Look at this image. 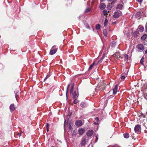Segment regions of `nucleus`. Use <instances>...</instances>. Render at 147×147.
I'll return each instance as SVG.
<instances>
[{"label": "nucleus", "mask_w": 147, "mask_h": 147, "mask_svg": "<svg viewBox=\"0 0 147 147\" xmlns=\"http://www.w3.org/2000/svg\"><path fill=\"white\" fill-rule=\"evenodd\" d=\"M58 47L57 46L54 45L51 48L50 51V54L53 55L55 54L57 51Z\"/></svg>", "instance_id": "nucleus-1"}, {"label": "nucleus", "mask_w": 147, "mask_h": 147, "mask_svg": "<svg viewBox=\"0 0 147 147\" xmlns=\"http://www.w3.org/2000/svg\"><path fill=\"white\" fill-rule=\"evenodd\" d=\"M122 14V12L120 11H117L115 12L114 13L113 17L114 18H117L119 17Z\"/></svg>", "instance_id": "nucleus-2"}, {"label": "nucleus", "mask_w": 147, "mask_h": 147, "mask_svg": "<svg viewBox=\"0 0 147 147\" xmlns=\"http://www.w3.org/2000/svg\"><path fill=\"white\" fill-rule=\"evenodd\" d=\"M105 88V86L104 85L101 84H98L96 88V90H102Z\"/></svg>", "instance_id": "nucleus-3"}, {"label": "nucleus", "mask_w": 147, "mask_h": 147, "mask_svg": "<svg viewBox=\"0 0 147 147\" xmlns=\"http://www.w3.org/2000/svg\"><path fill=\"white\" fill-rule=\"evenodd\" d=\"M84 123V121L80 120H77L75 122V125L78 127H80Z\"/></svg>", "instance_id": "nucleus-4"}, {"label": "nucleus", "mask_w": 147, "mask_h": 147, "mask_svg": "<svg viewBox=\"0 0 147 147\" xmlns=\"http://www.w3.org/2000/svg\"><path fill=\"white\" fill-rule=\"evenodd\" d=\"M141 130L140 126L139 125H136L134 128L135 132L138 134H140Z\"/></svg>", "instance_id": "nucleus-5"}, {"label": "nucleus", "mask_w": 147, "mask_h": 147, "mask_svg": "<svg viewBox=\"0 0 147 147\" xmlns=\"http://www.w3.org/2000/svg\"><path fill=\"white\" fill-rule=\"evenodd\" d=\"M86 138L84 137L82 138L81 142L80 143V144L82 146H85L86 144Z\"/></svg>", "instance_id": "nucleus-6"}, {"label": "nucleus", "mask_w": 147, "mask_h": 147, "mask_svg": "<svg viewBox=\"0 0 147 147\" xmlns=\"http://www.w3.org/2000/svg\"><path fill=\"white\" fill-rule=\"evenodd\" d=\"M73 95V99L77 98L78 97V94H77V92L76 91H74L73 93H72Z\"/></svg>", "instance_id": "nucleus-7"}, {"label": "nucleus", "mask_w": 147, "mask_h": 147, "mask_svg": "<svg viewBox=\"0 0 147 147\" xmlns=\"http://www.w3.org/2000/svg\"><path fill=\"white\" fill-rule=\"evenodd\" d=\"M80 105L81 108H84L87 106V104L86 102H83L81 103Z\"/></svg>", "instance_id": "nucleus-8"}, {"label": "nucleus", "mask_w": 147, "mask_h": 147, "mask_svg": "<svg viewBox=\"0 0 147 147\" xmlns=\"http://www.w3.org/2000/svg\"><path fill=\"white\" fill-rule=\"evenodd\" d=\"M93 133L92 130H89L86 133V135L88 137H90L92 136Z\"/></svg>", "instance_id": "nucleus-9"}, {"label": "nucleus", "mask_w": 147, "mask_h": 147, "mask_svg": "<svg viewBox=\"0 0 147 147\" xmlns=\"http://www.w3.org/2000/svg\"><path fill=\"white\" fill-rule=\"evenodd\" d=\"M118 87V85L117 84L115 85V87L113 89V94L115 95L117 93Z\"/></svg>", "instance_id": "nucleus-10"}, {"label": "nucleus", "mask_w": 147, "mask_h": 147, "mask_svg": "<svg viewBox=\"0 0 147 147\" xmlns=\"http://www.w3.org/2000/svg\"><path fill=\"white\" fill-rule=\"evenodd\" d=\"M123 5L120 4H119L116 7V9L121 10L123 9Z\"/></svg>", "instance_id": "nucleus-11"}, {"label": "nucleus", "mask_w": 147, "mask_h": 147, "mask_svg": "<svg viewBox=\"0 0 147 147\" xmlns=\"http://www.w3.org/2000/svg\"><path fill=\"white\" fill-rule=\"evenodd\" d=\"M14 92L15 98L17 101H18L17 97L19 96V94H20V93L19 91L17 90H15Z\"/></svg>", "instance_id": "nucleus-12"}, {"label": "nucleus", "mask_w": 147, "mask_h": 147, "mask_svg": "<svg viewBox=\"0 0 147 147\" xmlns=\"http://www.w3.org/2000/svg\"><path fill=\"white\" fill-rule=\"evenodd\" d=\"M85 130L84 128L79 129L78 130L79 134L80 135H82L85 132Z\"/></svg>", "instance_id": "nucleus-13"}, {"label": "nucleus", "mask_w": 147, "mask_h": 147, "mask_svg": "<svg viewBox=\"0 0 147 147\" xmlns=\"http://www.w3.org/2000/svg\"><path fill=\"white\" fill-rule=\"evenodd\" d=\"M106 6V5L105 3H102L100 4L99 7L100 9L103 10L105 8Z\"/></svg>", "instance_id": "nucleus-14"}, {"label": "nucleus", "mask_w": 147, "mask_h": 147, "mask_svg": "<svg viewBox=\"0 0 147 147\" xmlns=\"http://www.w3.org/2000/svg\"><path fill=\"white\" fill-rule=\"evenodd\" d=\"M137 48L140 50L142 51L144 49L143 45L142 44H139L137 45Z\"/></svg>", "instance_id": "nucleus-15"}, {"label": "nucleus", "mask_w": 147, "mask_h": 147, "mask_svg": "<svg viewBox=\"0 0 147 147\" xmlns=\"http://www.w3.org/2000/svg\"><path fill=\"white\" fill-rule=\"evenodd\" d=\"M9 109L10 111L11 112L15 110V108L13 104H11L10 105L9 107Z\"/></svg>", "instance_id": "nucleus-16"}, {"label": "nucleus", "mask_w": 147, "mask_h": 147, "mask_svg": "<svg viewBox=\"0 0 147 147\" xmlns=\"http://www.w3.org/2000/svg\"><path fill=\"white\" fill-rule=\"evenodd\" d=\"M144 30V27L141 26L140 25L138 28V31L140 32H143Z\"/></svg>", "instance_id": "nucleus-17"}, {"label": "nucleus", "mask_w": 147, "mask_h": 147, "mask_svg": "<svg viewBox=\"0 0 147 147\" xmlns=\"http://www.w3.org/2000/svg\"><path fill=\"white\" fill-rule=\"evenodd\" d=\"M141 13L140 12H137L136 14L135 17L138 19H140L141 18Z\"/></svg>", "instance_id": "nucleus-18"}, {"label": "nucleus", "mask_w": 147, "mask_h": 147, "mask_svg": "<svg viewBox=\"0 0 147 147\" xmlns=\"http://www.w3.org/2000/svg\"><path fill=\"white\" fill-rule=\"evenodd\" d=\"M114 56L116 57L117 58H119L121 57L120 53L119 52L116 53L114 55Z\"/></svg>", "instance_id": "nucleus-19"}, {"label": "nucleus", "mask_w": 147, "mask_h": 147, "mask_svg": "<svg viewBox=\"0 0 147 147\" xmlns=\"http://www.w3.org/2000/svg\"><path fill=\"white\" fill-rule=\"evenodd\" d=\"M123 136L124 138H128L129 137V135L128 133H125L123 134Z\"/></svg>", "instance_id": "nucleus-20"}, {"label": "nucleus", "mask_w": 147, "mask_h": 147, "mask_svg": "<svg viewBox=\"0 0 147 147\" xmlns=\"http://www.w3.org/2000/svg\"><path fill=\"white\" fill-rule=\"evenodd\" d=\"M91 10V9L89 7H88L84 11L85 13H87L90 11Z\"/></svg>", "instance_id": "nucleus-21"}, {"label": "nucleus", "mask_w": 147, "mask_h": 147, "mask_svg": "<svg viewBox=\"0 0 147 147\" xmlns=\"http://www.w3.org/2000/svg\"><path fill=\"white\" fill-rule=\"evenodd\" d=\"M139 33L137 31H136L134 32L133 34L134 36H138Z\"/></svg>", "instance_id": "nucleus-22"}, {"label": "nucleus", "mask_w": 147, "mask_h": 147, "mask_svg": "<svg viewBox=\"0 0 147 147\" xmlns=\"http://www.w3.org/2000/svg\"><path fill=\"white\" fill-rule=\"evenodd\" d=\"M103 34L105 36H107V30L106 29H104L103 31Z\"/></svg>", "instance_id": "nucleus-23"}, {"label": "nucleus", "mask_w": 147, "mask_h": 147, "mask_svg": "<svg viewBox=\"0 0 147 147\" xmlns=\"http://www.w3.org/2000/svg\"><path fill=\"white\" fill-rule=\"evenodd\" d=\"M116 45V42L115 41H113L111 43V47H114Z\"/></svg>", "instance_id": "nucleus-24"}, {"label": "nucleus", "mask_w": 147, "mask_h": 147, "mask_svg": "<svg viewBox=\"0 0 147 147\" xmlns=\"http://www.w3.org/2000/svg\"><path fill=\"white\" fill-rule=\"evenodd\" d=\"M112 6L109 4L108 5L107 7V9L109 10H110L112 8Z\"/></svg>", "instance_id": "nucleus-25"}, {"label": "nucleus", "mask_w": 147, "mask_h": 147, "mask_svg": "<svg viewBox=\"0 0 147 147\" xmlns=\"http://www.w3.org/2000/svg\"><path fill=\"white\" fill-rule=\"evenodd\" d=\"M146 37V34H144L141 37V39L142 40H144Z\"/></svg>", "instance_id": "nucleus-26"}, {"label": "nucleus", "mask_w": 147, "mask_h": 147, "mask_svg": "<svg viewBox=\"0 0 147 147\" xmlns=\"http://www.w3.org/2000/svg\"><path fill=\"white\" fill-rule=\"evenodd\" d=\"M123 57L125 58V60H127L128 58V56L126 54H124L123 55Z\"/></svg>", "instance_id": "nucleus-27"}, {"label": "nucleus", "mask_w": 147, "mask_h": 147, "mask_svg": "<svg viewBox=\"0 0 147 147\" xmlns=\"http://www.w3.org/2000/svg\"><path fill=\"white\" fill-rule=\"evenodd\" d=\"M100 28V26L99 24H96V30H99Z\"/></svg>", "instance_id": "nucleus-28"}, {"label": "nucleus", "mask_w": 147, "mask_h": 147, "mask_svg": "<svg viewBox=\"0 0 147 147\" xmlns=\"http://www.w3.org/2000/svg\"><path fill=\"white\" fill-rule=\"evenodd\" d=\"M95 64V62H94L89 67V70H91L93 68V66Z\"/></svg>", "instance_id": "nucleus-29"}, {"label": "nucleus", "mask_w": 147, "mask_h": 147, "mask_svg": "<svg viewBox=\"0 0 147 147\" xmlns=\"http://www.w3.org/2000/svg\"><path fill=\"white\" fill-rule=\"evenodd\" d=\"M77 99V98L74 99L75 100H74V102H73V103L74 104H77L79 102V101Z\"/></svg>", "instance_id": "nucleus-30"}, {"label": "nucleus", "mask_w": 147, "mask_h": 147, "mask_svg": "<svg viewBox=\"0 0 147 147\" xmlns=\"http://www.w3.org/2000/svg\"><path fill=\"white\" fill-rule=\"evenodd\" d=\"M103 13H104V16H106V15H107L108 14L107 13V11L106 10V9H104L103 10Z\"/></svg>", "instance_id": "nucleus-31"}, {"label": "nucleus", "mask_w": 147, "mask_h": 147, "mask_svg": "<svg viewBox=\"0 0 147 147\" xmlns=\"http://www.w3.org/2000/svg\"><path fill=\"white\" fill-rule=\"evenodd\" d=\"M144 62V58L143 57H142V59H141L140 61V63H141L143 65L144 64L143 63Z\"/></svg>", "instance_id": "nucleus-32"}, {"label": "nucleus", "mask_w": 147, "mask_h": 147, "mask_svg": "<svg viewBox=\"0 0 147 147\" xmlns=\"http://www.w3.org/2000/svg\"><path fill=\"white\" fill-rule=\"evenodd\" d=\"M50 74H48L47 75L45 78L44 79V81H45V80H46L48 78H49L50 76Z\"/></svg>", "instance_id": "nucleus-33"}, {"label": "nucleus", "mask_w": 147, "mask_h": 147, "mask_svg": "<svg viewBox=\"0 0 147 147\" xmlns=\"http://www.w3.org/2000/svg\"><path fill=\"white\" fill-rule=\"evenodd\" d=\"M125 78V76L123 75V74H121V76L120 78L121 80H124Z\"/></svg>", "instance_id": "nucleus-34"}, {"label": "nucleus", "mask_w": 147, "mask_h": 147, "mask_svg": "<svg viewBox=\"0 0 147 147\" xmlns=\"http://www.w3.org/2000/svg\"><path fill=\"white\" fill-rule=\"evenodd\" d=\"M107 22H108V20L107 19H105V20L104 24L105 26H106V24Z\"/></svg>", "instance_id": "nucleus-35"}, {"label": "nucleus", "mask_w": 147, "mask_h": 147, "mask_svg": "<svg viewBox=\"0 0 147 147\" xmlns=\"http://www.w3.org/2000/svg\"><path fill=\"white\" fill-rule=\"evenodd\" d=\"M69 86V85H68V86L67 87V91H66V97H67V93L68 89V88Z\"/></svg>", "instance_id": "nucleus-36"}, {"label": "nucleus", "mask_w": 147, "mask_h": 147, "mask_svg": "<svg viewBox=\"0 0 147 147\" xmlns=\"http://www.w3.org/2000/svg\"><path fill=\"white\" fill-rule=\"evenodd\" d=\"M137 1L139 2V3H142L143 0H136Z\"/></svg>", "instance_id": "nucleus-37"}, {"label": "nucleus", "mask_w": 147, "mask_h": 147, "mask_svg": "<svg viewBox=\"0 0 147 147\" xmlns=\"http://www.w3.org/2000/svg\"><path fill=\"white\" fill-rule=\"evenodd\" d=\"M86 27L87 28H88V29H90V27L89 26V25L88 24L86 25Z\"/></svg>", "instance_id": "nucleus-38"}, {"label": "nucleus", "mask_w": 147, "mask_h": 147, "mask_svg": "<svg viewBox=\"0 0 147 147\" xmlns=\"http://www.w3.org/2000/svg\"><path fill=\"white\" fill-rule=\"evenodd\" d=\"M145 30H146V31L147 32V23L146 24Z\"/></svg>", "instance_id": "nucleus-39"}, {"label": "nucleus", "mask_w": 147, "mask_h": 147, "mask_svg": "<svg viewBox=\"0 0 147 147\" xmlns=\"http://www.w3.org/2000/svg\"><path fill=\"white\" fill-rule=\"evenodd\" d=\"M69 128L70 130H71L72 129V127L71 126V125H69Z\"/></svg>", "instance_id": "nucleus-40"}, {"label": "nucleus", "mask_w": 147, "mask_h": 147, "mask_svg": "<svg viewBox=\"0 0 147 147\" xmlns=\"http://www.w3.org/2000/svg\"><path fill=\"white\" fill-rule=\"evenodd\" d=\"M74 88H71V89H70V93L71 94V93H73V89H74Z\"/></svg>", "instance_id": "nucleus-41"}, {"label": "nucleus", "mask_w": 147, "mask_h": 147, "mask_svg": "<svg viewBox=\"0 0 147 147\" xmlns=\"http://www.w3.org/2000/svg\"><path fill=\"white\" fill-rule=\"evenodd\" d=\"M95 119L97 121H99V118H98V117H96Z\"/></svg>", "instance_id": "nucleus-42"}, {"label": "nucleus", "mask_w": 147, "mask_h": 147, "mask_svg": "<svg viewBox=\"0 0 147 147\" xmlns=\"http://www.w3.org/2000/svg\"><path fill=\"white\" fill-rule=\"evenodd\" d=\"M46 127L47 128H49V125L48 123H47L46 125Z\"/></svg>", "instance_id": "nucleus-43"}, {"label": "nucleus", "mask_w": 147, "mask_h": 147, "mask_svg": "<svg viewBox=\"0 0 147 147\" xmlns=\"http://www.w3.org/2000/svg\"><path fill=\"white\" fill-rule=\"evenodd\" d=\"M116 2L115 0V1H112V2L111 3V4H114Z\"/></svg>", "instance_id": "nucleus-44"}, {"label": "nucleus", "mask_w": 147, "mask_h": 147, "mask_svg": "<svg viewBox=\"0 0 147 147\" xmlns=\"http://www.w3.org/2000/svg\"><path fill=\"white\" fill-rule=\"evenodd\" d=\"M49 128H47V131L48 132L49 130Z\"/></svg>", "instance_id": "nucleus-45"}, {"label": "nucleus", "mask_w": 147, "mask_h": 147, "mask_svg": "<svg viewBox=\"0 0 147 147\" xmlns=\"http://www.w3.org/2000/svg\"><path fill=\"white\" fill-rule=\"evenodd\" d=\"M74 84H73V85H72L71 86V88H74Z\"/></svg>", "instance_id": "nucleus-46"}, {"label": "nucleus", "mask_w": 147, "mask_h": 147, "mask_svg": "<svg viewBox=\"0 0 147 147\" xmlns=\"http://www.w3.org/2000/svg\"><path fill=\"white\" fill-rule=\"evenodd\" d=\"M22 131L21 133H20L19 134V135L20 136L21 135V134H22Z\"/></svg>", "instance_id": "nucleus-47"}, {"label": "nucleus", "mask_w": 147, "mask_h": 147, "mask_svg": "<svg viewBox=\"0 0 147 147\" xmlns=\"http://www.w3.org/2000/svg\"><path fill=\"white\" fill-rule=\"evenodd\" d=\"M145 54H147V50H146L145 51Z\"/></svg>", "instance_id": "nucleus-48"}, {"label": "nucleus", "mask_w": 147, "mask_h": 147, "mask_svg": "<svg viewBox=\"0 0 147 147\" xmlns=\"http://www.w3.org/2000/svg\"><path fill=\"white\" fill-rule=\"evenodd\" d=\"M104 57H105V56H103V57H102V58L100 60H102V59H103V58H104Z\"/></svg>", "instance_id": "nucleus-49"}, {"label": "nucleus", "mask_w": 147, "mask_h": 147, "mask_svg": "<svg viewBox=\"0 0 147 147\" xmlns=\"http://www.w3.org/2000/svg\"><path fill=\"white\" fill-rule=\"evenodd\" d=\"M103 0H100V1H102Z\"/></svg>", "instance_id": "nucleus-50"}, {"label": "nucleus", "mask_w": 147, "mask_h": 147, "mask_svg": "<svg viewBox=\"0 0 147 147\" xmlns=\"http://www.w3.org/2000/svg\"><path fill=\"white\" fill-rule=\"evenodd\" d=\"M51 147H55L54 146H52Z\"/></svg>", "instance_id": "nucleus-51"}, {"label": "nucleus", "mask_w": 147, "mask_h": 147, "mask_svg": "<svg viewBox=\"0 0 147 147\" xmlns=\"http://www.w3.org/2000/svg\"><path fill=\"white\" fill-rule=\"evenodd\" d=\"M111 147H115L114 146H112Z\"/></svg>", "instance_id": "nucleus-52"}, {"label": "nucleus", "mask_w": 147, "mask_h": 147, "mask_svg": "<svg viewBox=\"0 0 147 147\" xmlns=\"http://www.w3.org/2000/svg\"><path fill=\"white\" fill-rule=\"evenodd\" d=\"M121 58L122 59V58H123L122 57H121Z\"/></svg>", "instance_id": "nucleus-53"}, {"label": "nucleus", "mask_w": 147, "mask_h": 147, "mask_svg": "<svg viewBox=\"0 0 147 147\" xmlns=\"http://www.w3.org/2000/svg\"><path fill=\"white\" fill-rule=\"evenodd\" d=\"M146 39H147V38H146Z\"/></svg>", "instance_id": "nucleus-54"}]
</instances>
